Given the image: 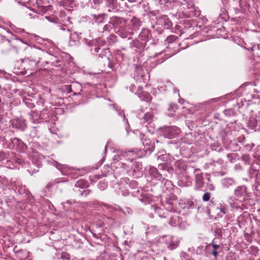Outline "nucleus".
<instances>
[{
  "instance_id": "obj_29",
  "label": "nucleus",
  "mask_w": 260,
  "mask_h": 260,
  "mask_svg": "<svg viewBox=\"0 0 260 260\" xmlns=\"http://www.w3.org/2000/svg\"><path fill=\"white\" fill-rule=\"evenodd\" d=\"M166 157H167L166 155H162L158 156V159H164Z\"/></svg>"
},
{
  "instance_id": "obj_27",
  "label": "nucleus",
  "mask_w": 260,
  "mask_h": 260,
  "mask_svg": "<svg viewBox=\"0 0 260 260\" xmlns=\"http://www.w3.org/2000/svg\"><path fill=\"white\" fill-rule=\"evenodd\" d=\"M118 114L120 116H121V117H123L124 119L125 118L124 113L123 111H119Z\"/></svg>"
},
{
  "instance_id": "obj_15",
  "label": "nucleus",
  "mask_w": 260,
  "mask_h": 260,
  "mask_svg": "<svg viewBox=\"0 0 260 260\" xmlns=\"http://www.w3.org/2000/svg\"><path fill=\"white\" fill-rule=\"evenodd\" d=\"M106 16L105 14H102L99 15H92L91 16L93 18V19L95 21V22L98 23H101L104 22L105 18Z\"/></svg>"
},
{
  "instance_id": "obj_12",
  "label": "nucleus",
  "mask_w": 260,
  "mask_h": 260,
  "mask_svg": "<svg viewBox=\"0 0 260 260\" xmlns=\"http://www.w3.org/2000/svg\"><path fill=\"white\" fill-rule=\"evenodd\" d=\"M235 184V180L232 178H225L222 180V185L224 187L229 188Z\"/></svg>"
},
{
  "instance_id": "obj_40",
  "label": "nucleus",
  "mask_w": 260,
  "mask_h": 260,
  "mask_svg": "<svg viewBox=\"0 0 260 260\" xmlns=\"http://www.w3.org/2000/svg\"><path fill=\"white\" fill-rule=\"evenodd\" d=\"M122 37L123 38H126V36H125V35H123V36H122Z\"/></svg>"
},
{
  "instance_id": "obj_8",
  "label": "nucleus",
  "mask_w": 260,
  "mask_h": 260,
  "mask_svg": "<svg viewBox=\"0 0 260 260\" xmlns=\"http://www.w3.org/2000/svg\"><path fill=\"white\" fill-rule=\"evenodd\" d=\"M154 118L153 114L151 112H148L145 114L144 116L141 119L142 120L141 122L145 124V125H147L151 123Z\"/></svg>"
},
{
  "instance_id": "obj_23",
  "label": "nucleus",
  "mask_w": 260,
  "mask_h": 260,
  "mask_svg": "<svg viewBox=\"0 0 260 260\" xmlns=\"http://www.w3.org/2000/svg\"><path fill=\"white\" fill-rule=\"evenodd\" d=\"M207 186V189L210 191H213L215 189V186L212 183L208 184Z\"/></svg>"
},
{
  "instance_id": "obj_13",
  "label": "nucleus",
  "mask_w": 260,
  "mask_h": 260,
  "mask_svg": "<svg viewBox=\"0 0 260 260\" xmlns=\"http://www.w3.org/2000/svg\"><path fill=\"white\" fill-rule=\"evenodd\" d=\"M217 209L219 210L220 213H218V215L222 217L226 212L228 210L227 206L223 203H220L217 206Z\"/></svg>"
},
{
  "instance_id": "obj_45",
  "label": "nucleus",
  "mask_w": 260,
  "mask_h": 260,
  "mask_svg": "<svg viewBox=\"0 0 260 260\" xmlns=\"http://www.w3.org/2000/svg\"><path fill=\"white\" fill-rule=\"evenodd\" d=\"M258 98L260 99V95L258 96Z\"/></svg>"
},
{
  "instance_id": "obj_39",
  "label": "nucleus",
  "mask_w": 260,
  "mask_h": 260,
  "mask_svg": "<svg viewBox=\"0 0 260 260\" xmlns=\"http://www.w3.org/2000/svg\"><path fill=\"white\" fill-rule=\"evenodd\" d=\"M46 18L50 21V18L49 17H46Z\"/></svg>"
},
{
  "instance_id": "obj_26",
  "label": "nucleus",
  "mask_w": 260,
  "mask_h": 260,
  "mask_svg": "<svg viewBox=\"0 0 260 260\" xmlns=\"http://www.w3.org/2000/svg\"><path fill=\"white\" fill-rule=\"evenodd\" d=\"M165 25L167 28H169L172 25V23L170 21H168L166 23Z\"/></svg>"
},
{
  "instance_id": "obj_14",
  "label": "nucleus",
  "mask_w": 260,
  "mask_h": 260,
  "mask_svg": "<svg viewBox=\"0 0 260 260\" xmlns=\"http://www.w3.org/2000/svg\"><path fill=\"white\" fill-rule=\"evenodd\" d=\"M139 96L142 100L146 102H150L152 100L151 95L146 92H142L141 93H139Z\"/></svg>"
},
{
  "instance_id": "obj_41",
  "label": "nucleus",
  "mask_w": 260,
  "mask_h": 260,
  "mask_svg": "<svg viewBox=\"0 0 260 260\" xmlns=\"http://www.w3.org/2000/svg\"><path fill=\"white\" fill-rule=\"evenodd\" d=\"M257 48H258V50H260L259 46L258 45H257Z\"/></svg>"
},
{
  "instance_id": "obj_31",
  "label": "nucleus",
  "mask_w": 260,
  "mask_h": 260,
  "mask_svg": "<svg viewBox=\"0 0 260 260\" xmlns=\"http://www.w3.org/2000/svg\"><path fill=\"white\" fill-rule=\"evenodd\" d=\"M60 29L63 30H65L66 29L64 26H60Z\"/></svg>"
},
{
  "instance_id": "obj_3",
  "label": "nucleus",
  "mask_w": 260,
  "mask_h": 260,
  "mask_svg": "<svg viewBox=\"0 0 260 260\" xmlns=\"http://www.w3.org/2000/svg\"><path fill=\"white\" fill-rule=\"evenodd\" d=\"M234 194L236 200L243 202L245 201L247 197L246 187L244 185L238 186L234 191Z\"/></svg>"
},
{
  "instance_id": "obj_32",
  "label": "nucleus",
  "mask_w": 260,
  "mask_h": 260,
  "mask_svg": "<svg viewBox=\"0 0 260 260\" xmlns=\"http://www.w3.org/2000/svg\"><path fill=\"white\" fill-rule=\"evenodd\" d=\"M130 3H134L136 2V0H127Z\"/></svg>"
},
{
  "instance_id": "obj_6",
  "label": "nucleus",
  "mask_w": 260,
  "mask_h": 260,
  "mask_svg": "<svg viewBox=\"0 0 260 260\" xmlns=\"http://www.w3.org/2000/svg\"><path fill=\"white\" fill-rule=\"evenodd\" d=\"M13 124L14 126L22 131L24 130L26 127L25 120L22 118H18L14 120Z\"/></svg>"
},
{
  "instance_id": "obj_46",
  "label": "nucleus",
  "mask_w": 260,
  "mask_h": 260,
  "mask_svg": "<svg viewBox=\"0 0 260 260\" xmlns=\"http://www.w3.org/2000/svg\"><path fill=\"white\" fill-rule=\"evenodd\" d=\"M107 146L105 147V151L106 150Z\"/></svg>"
},
{
  "instance_id": "obj_2",
  "label": "nucleus",
  "mask_w": 260,
  "mask_h": 260,
  "mask_svg": "<svg viewBox=\"0 0 260 260\" xmlns=\"http://www.w3.org/2000/svg\"><path fill=\"white\" fill-rule=\"evenodd\" d=\"M180 133V129L177 126H167L163 129V135L168 139H172L178 136Z\"/></svg>"
},
{
  "instance_id": "obj_18",
  "label": "nucleus",
  "mask_w": 260,
  "mask_h": 260,
  "mask_svg": "<svg viewBox=\"0 0 260 260\" xmlns=\"http://www.w3.org/2000/svg\"><path fill=\"white\" fill-rule=\"evenodd\" d=\"M212 246L213 247V250L211 252V253L214 255V256L216 258L218 255V252L217 250L219 248V246L216 244H212Z\"/></svg>"
},
{
  "instance_id": "obj_7",
  "label": "nucleus",
  "mask_w": 260,
  "mask_h": 260,
  "mask_svg": "<svg viewBox=\"0 0 260 260\" xmlns=\"http://www.w3.org/2000/svg\"><path fill=\"white\" fill-rule=\"evenodd\" d=\"M204 185L203 177L202 173H197L195 177V188L200 190Z\"/></svg>"
},
{
  "instance_id": "obj_19",
  "label": "nucleus",
  "mask_w": 260,
  "mask_h": 260,
  "mask_svg": "<svg viewBox=\"0 0 260 260\" xmlns=\"http://www.w3.org/2000/svg\"><path fill=\"white\" fill-rule=\"evenodd\" d=\"M210 197H211L210 193L206 192L205 193H204V194L203 195V196L202 197V200L205 202L208 201L210 199Z\"/></svg>"
},
{
  "instance_id": "obj_5",
  "label": "nucleus",
  "mask_w": 260,
  "mask_h": 260,
  "mask_svg": "<svg viewBox=\"0 0 260 260\" xmlns=\"http://www.w3.org/2000/svg\"><path fill=\"white\" fill-rule=\"evenodd\" d=\"M152 38V35L150 30L147 28L142 29L139 36V39L143 41V45H145L146 42L148 41Z\"/></svg>"
},
{
  "instance_id": "obj_4",
  "label": "nucleus",
  "mask_w": 260,
  "mask_h": 260,
  "mask_svg": "<svg viewBox=\"0 0 260 260\" xmlns=\"http://www.w3.org/2000/svg\"><path fill=\"white\" fill-rule=\"evenodd\" d=\"M22 66L27 70L31 71L39 62L34 58L26 57L21 60Z\"/></svg>"
},
{
  "instance_id": "obj_16",
  "label": "nucleus",
  "mask_w": 260,
  "mask_h": 260,
  "mask_svg": "<svg viewBox=\"0 0 260 260\" xmlns=\"http://www.w3.org/2000/svg\"><path fill=\"white\" fill-rule=\"evenodd\" d=\"M88 182L83 179L78 180L75 184L76 187L81 188H86L88 187Z\"/></svg>"
},
{
  "instance_id": "obj_17",
  "label": "nucleus",
  "mask_w": 260,
  "mask_h": 260,
  "mask_svg": "<svg viewBox=\"0 0 260 260\" xmlns=\"http://www.w3.org/2000/svg\"><path fill=\"white\" fill-rule=\"evenodd\" d=\"M150 173L154 177L158 179H160L161 178V175L158 173V170L154 167L150 168Z\"/></svg>"
},
{
  "instance_id": "obj_30",
  "label": "nucleus",
  "mask_w": 260,
  "mask_h": 260,
  "mask_svg": "<svg viewBox=\"0 0 260 260\" xmlns=\"http://www.w3.org/2000/svg\"><path fill=\"white\" fill-rule=\"evenodd\" d=\"M100 47H96L95 49H94V52H96V53H98L99 52V50H100Z\"/></svg>"
},
{
  "instance_id": "obj_24",
  "label": "nucleus",
  "mask_w": 260,
  "mask_h": 260,
  "mask_svg": "<svg viewBox=\"0 0 260 260\" xmlns=\"http://www.w3.org/2000/svg\"><path fill=\"white\" fill-rule=\"evenodd\" d=\"M90 192L91 191L90 190H85L82 192L81 195L86 197L88 195Z\"/></svg>"
},
{
  "instance_id": "obj_44",
  "label": "nucleus",
  "mask_w": 260,
  "mask_h": 260,
  "mask_svg": "<svg viewBox=\"0 0 260 260\" xmlns=\"http://www.w3.org/2000/svg\"><path fill=\"white\" fill-rule=\"evenodd\" d=\"M139 88H140V90H142V87H140Z\"/></svg>"
},
{
  "instance_id": "obj_28",
  "label": "nucleus",
  "mask_w": 260,
  "mask_h": 260,
  "mask_svg": "<svg viewBox=\"0 0 260 260\" xmlns=\"http://www.w3.org/2000/svg\"><path fill=\"white\" fill-rule=\"evenodd\" d=\"M67 90L69 93H70L72 91L71 86V85H68L67 86Z\"/></svg>"
},
{
  "instance_id": "obj_38",
  "label": "nucleus",
  "mask_w": 260,
  "mask_h": 260,
  "mask_svg": "<svg viewBox=\"0 0 260 260\" xmlns=\"http://www.w3.org/2000/svg\"><path fill=\"white\" fill-rule=\"evenodd\" d=\"M207 180H208V181H210V177H209V176H208V177H207Z\"/></svg>"
},
{
  "instance_id": "obj_21",
  "label": "nucleus",
  "mask_w": 260,
  "mask_h": 260,
  "mask_svg": "<svg viewBox=\"0 0 260 260\" xmlns=\"http://www.w3.org/2000/svg\"><path fill=\"white\" fill-rule=\"evenodd\" d=\"M143 144L145 148H146L147 147V148L150 147L151 146H152L153 147V145L151 144V143L149 140H146L145 141L143 142Z\"/></svg>"
},
{
  "instance_id": "obj_20",
  "label": "nucleus",
  "mask_w": 260,
  "mask_h": 260,
  "mask_svg": "<svg viewBox=\"0 0 260 260\" xmlns=\"http://www.w3.org/2000/svg\"><path fill=\"white\" fill-rule=\"evenodd\" d=\"M177 109V105L176 104H170L168 108L169 111L175 112Z\"/></svg>"
},
{
  "instance_id": "obj_11",
  "label": "nucleus",
  "mask_w": 260,
  "mask_h": 260,
  "mask_svg": "<svg viewBox=\"0 0 260 260\" xmlns=\"http://www.w3.org/2000/svg\"><path fill=\"white\" fill-rule=\"evenodd\" d=\"M132 27L134 30H137L141 25L140 20L135 17H134L131 21Z\"/></svg>"
},
{
  "instance_id": "obj_35",
  "label": "nucleus",
  "mask_w": 260,
  "mask_h": 260,
  "mask_svg": "<svg viewBox=\"0 0 260 260\" xmlns=\"http://www.w3.org/2000/svg\"><path fill=\"white\" fill-rule=\"evenodd\" d=\"M103 185H104L103 188H105V187H106L107 186V184H105V183H103Z\"/></svg>"
},
{
  "instance_id": "obj_37",
  "label": "nucleus",
  "mask_w": 260,
  "mask_h": 260,
  "mask_svg": "<svg viewBox=\"0 0 260 260\" xmlns=\"http://www.w3.org/2000/svg\"><path fill=\"white\" fill-rule=\"evenodd\" d=\"M134 86H135L134 85L131 86V89L132 90L133 89H134Z\"/></svg>"
},
{
  "instance_id": "obj_10",
  "label": "nucleus",
  "mask_w": 260,
  "mask_h": 260,
  "mask_svg": "<svg viewBox=\"0 0 260 260\" xmlns=\"http://www.w3.org/2000/svg\"><path fill=\"white\" fill-rule=\"evenodd\" d=\"M104 0H93L94 4H99L102 3ZM107 4L108 7L114 9L116 6V0H104Z\"/></svg>"
},
{
  "instance_id": "obj_42",
  "label": "nucleus",
  "mask_w": 260,
  "mask_h": 260,
  "mask_svg": "<svg viewBox=\"0 0 260 260\" xmlns=\"http://www.w3.org/2000/svg\"><path fill=\"white\" fill-rule=\"evenodd\" d=\"M255 92H257V90L256 89H254Z\"/></svg>"
},
{
  "instance_id": "obj_33",
  "label": "nucleus",
  "mask_w": 260,
  "mask_h": 260,
  "mask_svg": "<svg viewBox=\"0 0 260 260\" xmlns=\"http://www.w3.org/2000/svg\"><path fill=\"white\" fill-rule=\"evenodd\" d=\"M4 30L7 31L8 33H10L11 32L9 29H4Z\"/></svg>"
},
{
  "instance_id": "obj_36",
  "label": "nucleus",
  "mask_w": 260,
  "mask_h": 260,
  "mask_svg": "<svg viewBox=\"0 0 260 260\" xmlns=\"http://www.w3.org/2000/svg\"><path fill=\"white\" fill-rule=\"evenodd\" d=\"M257 55L258 57H260V53L259 52H257Z\"/></svg>"
},
{
  "instance_id": "obj_25",
  "label": "nucleus",
  "mask_w": 260,
  "mask_h": 260,
  "mask_svg": "<svg viewBox=\"0 0 260 260\" xmlns=\"http://www.w3.org/2000/svg\"><path fill=\"white\" fill-rule=\"evenodd\" d=\"M166 165L164 164H160L158 165V168L160 170H165Z\"/></svg>"
},
{
  "instance_id": "obj_22",
  "label": "nucleus",
  "mask_w": 260,
  "mask_h": 260,
  "mask_svg": "<svg viewBox=\"0 0 260 260\" xmlns=\"http://www.w3.org/2000/svg\"><path fill=\"white\" fill-rule=\"evenodd\" d=\"M177 217H178L177 216H176L175 218H174V217L171 218L170 222H169L170 225L174 226L175 224H176V218H177Z\"/></svg>"
},
{
  "instance_id": "obj_1",
  "label": "nucleus",
  "mask_w": 260,
  "mask_h": 260,
  "mask_svg": "<svg viewBox=\"0 0 260 260\" xmlns=\"http://www.w3.org/2000/svg\"><path fill=\"white\" fill-rule=\"evenodd\" d=\"M154 149V147L151 146L150 147H147L143 149H136V150L128 151L126 152L127 156H132V158L130 159V161H132L133 159L135 158H141L145 156L148 151L151 153Z\"/></svg>"
},
{
  "instance_id": "obj_43",
  "label": "nucleus",
  "mask_w": 260,
  "mask_h": 260,
  "mask_svg": "<svg viewBox=\"0 0 260 260\" xmlns=\"http://www.w3.org/2000/svg\"><path fill=\"white\" fill-rule=\"evenodd\" d=\"M193 205V203H192L190 205V207H191V206Z\"/></svg>"
},
{
  "instance_id": "obj_34",
  "label": "nucleus",
  "mask_w": 260,
  "mask_h": 260,
  "mask_svg": "<svg viewBox=\"0 0 260 260\" xmlns=\"http://www.w3.org/2000/svg\"><path fill=\"white\" fill-rule=\"evenodd\" d=\"M197 172H199V169H195L194 170V172L197 173Z\"/></svg>"
},
{
  "instance_id": "obj_9",
  "label": "nucleus",
  "mask_w": 260,
  "mask_h": 260,
  "mask_svg": "<svg viewBox=\"0 0 260 260\" xmlns=\"http://www.w3.org/2000/svg\"><path fill=\"white\" fill-rule=\"evenodd\" d=\"M122 21L123 19L122 18L116 16H113L110 18L109 23L112 24L114 27L117 28L119 27L120 24L122 23Z\"/></svg>"
}]
</instances>
